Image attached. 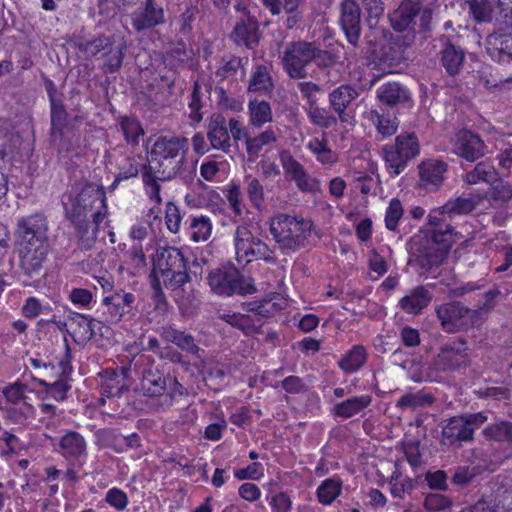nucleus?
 Listing matches in <instances>:
<instances>
[{
	"label": "nucleus",
	"mask_w": 512,
	"mask_h": 512,
	"mask_svg": "<svg viewBox=\"0 0 512 512\" xmlns=\"http://www.w3.org/2000/svg\"><path fill=\"white\" fill-rule=\"evenodd\" d=\"M126 49L127 44L125 41H121V43L116 46L113 45L111 41V46L103 53V68L106 73H115L121 68Z\"/></svg>",
	"instance_id": "nucleus-41"
},
{
	"label": "nucleus",
	"mask_w": 512,
	"mask_h": 512,
	"mask_svg": "<svg viewBox=\"0 0 512 512\" xmlns=\"http://www.w3.org/2000/svg\"><path fill=\"white\" fill-rule=\"evenodd\" d=\"M378 101L389 109L406 108L412 105L410 90L399 82H387L376 91Z\"/></svg>",
	"instance_id": "nucleus-17"
},
{
	"label": "nucleus",
	"mask_w": 512,
	"mask_h": 512,
	"mask_svg": "<svg viewBox=\"0 0 512 512\" xmlns=\"http://www.w3.org/2000/svg\"><path fill=\"white\" fill-rule=\"evenodd\" d=\"M308 117L314 125L325 129L331 128L337 124V118L335 116L319 107H312L308 112Z\"/></svg>",
	"instance_id": "nucleus-58"
},
{
	"label": "nucleus",
	"mask_w": 512,
	"mask_h": 512,
	"mask_svg": "<svg viewBox=\"0 0 512 512\" xmlns=\"http://www.w3.org/2000/svg\"><path fill=\"white\" fill-rule=\"evenodd\" d=\"M261 32L259 22L249 12L238 19L230 34V39L237 46H245L247 49H255L260 42Z\"/></svg>",
	"instance_id": "nucleus-14"
},
{
	"label": "nucleus",
	"mask_w": 512,
	"mask_h": 512,
	"mask_svg": "<svg viewBox=\"0 0 512 512\" xmlns=\"http://www.w3.org/2000/svg\"><path fill=\"white\" fill-rule=\"evenodd\" d=\"M363 7L367 13L366 22L369 28L374 29L375 34L381 31L377 28V23L384 13V3L382 0H363Z\"/></svg>",
	"instance_id": "nucleus-51"
},
{
	"label": "nucleus",
	"mask_w": 512,
	"mask_h": 512,
	"mask_svg": "<svg viewBox=\"0 0 512 512\" xmlns=\"http://www.w3.org/2000/svg\"><path fill=\"white\" fill-rule=\"evenodd\" d=\"M367 360L366 349L362 345H355L339 361V367L347 373L362 368Z\"/></svg>",
	"instance_id": "nucleus-40"
},
{
	"label": "nucleus",
	"mask_w": 512,
	"mask_h": 512,
	"mask_svg": "<svg viewBox=\"0 0 512 512\" xmlns=\"http://www.w3.org/2000/svg\"><path fill=\"white\" fill-rule=\"evenodd\" d=\"M120 127L127 143L136 146L139 143V136L144 134L140 123L133 118L124 117L120 122Z\"/></svg>",
	"instance_id": "nucleus-52"
},
{
	"label": "nucleus",
	"mask_w": 512,
	"mask_h": 512,
	"mask_svg": "<svg viewBox=\"0 0 512 512\" xmlns=\"http://www.w3.org/2000/svg\"><path fill=\"white\" fill-rule=\"evenodd\" d=\"M493 8L489 0L470 1V13L477 22H489L493 17Z\"/></svg>",
	"instance_id": "nucleus-54"
},
{
	"label": "nucleus",
	"mask_w": 512,
	"mask_h": 512,
	"mask_svg": "<svg viewBox=\"0 0 512 512\" xmlns=\"http://www.w3.org/2000/svg\"><path fill=\"white\" fill-rule=\"evenodd\" d=\"M49 224L42 213H34L17 219L15 237L17 245L47 247L49 245Z\"/></svg>",
	"instance_id": "nucleus-10"
},
{
	"label": "nucleus",
	"mask_w": 512,
	"mask_h": 512,
	"mask_svg": "<svg viewBox=\"0 0 512 512\" xmlns=\"http://www.w3.org/2000/svg\"><path fill=\"white\" fill-rule=\"evenodd\" d=\"M313 42L294 41L290 42L283 55V67L290 78L301 79L306 78L307 65L312 63Z\"/></svg>",
	"instance_id": "nucleus-11"
},
{
	"label": "nucleus",
	"mask_w": 512,
	"mask_h": 512,
	"mask_svg": "<svg viewBox=\"0 0 512 512\" xmlns=\"http://www.w3.org/2000/svg\"><path fill=\"white\" fill-rule=\"evenodd\" d=\"M277 140V132L273 128H268L256 136L246 137V151L249 160H255L264 147L276 143Z\"/></svg>",
	"instance_id": "nucleus-37"
},
{
	"label": "nucleus",
	"mask_w": 512,
	"mask_h": 512,
	"mask_svg": "<svg viewBox=\"0 0 512 512\" xmlns=\"http://www.w3.org/2000/svg\"><path fill=\"white\" fill-rule=\"evenodd\" d=\"M420 154L418 137L412 132H403L396 136L393 144L382 147L386 169L392 176H398Z\"/></svg>",
	"instance_id": "nucleus-6"
},
{
	"label": "nucleus",
	"mask_w": 512,
	"mask_h": 512,
	"mask_svg": "<svg viewBox=\"0 0 512 512\" xmlns=\"http://www.w3.org/2000/svg\"><path fill=\"white\" fill-rule=\"evenodd\" d=\"M131 25L137 33L151 30L165 23L163 6L157 0H145L130 14Z\"/></svg>",
	"instance_id": "nucleus-13"
},
{
	"label": "nucleus",
	"mask_w": 512,
	"mask_h": 512,
	"mask_svg": "<svg viewBox=\"0 0 512 512\" xmlns=\"http://www.w3.org/2000/svg\"><path fill=\"white\" fill-rule=\"evenodd\" d=\"M312 50L314 53L312 62L320 69H330L338 62V56L334 52L323 50L315 43H313Z\"/></svg>",
	"instance_id": "nucleus-56"
},
{
	"label": "nucleus",
	"mask_w": 512,
	"mask_h": 512,
	"mask_svg": "<svg viewBox=\"0 0 512 512\" xmlns=\"http://www.w3.org/2000/svg\"><path fill=\"white\" fill-rule=\"evenodd\" d=\"M435 6L433 2L424 0H402L388 16L391 27L398 32L428 31Z\"/></svg>",
	"instance_id": "nucleus-4"
},
{
	"label": "nucleus",
	"mask_w": 512,
	"mask_h": 512,
	"mask_svg": "<svg viewBox=\"0 0 512 512\" xmlns=\"http://www.w3.org/2000/svg\"><path fill=\"white\" fill-rule=\"evenodd\" d=\"M79 234V245L81 249L90 250L96 241L98 225L92 222H80L74 224Z\"/></svg>",
	"instance_id": "nucleus-48"
},
{
	"label": "nucleus",
	"mask_w": 512,
	"mask_h": 512,
	"mask_svg": "<svg viewBox=\"0 0 512 512\" xmlns=\"http://www.w3.org/2000/svg\"><path fill=\"white\" fill-rule=\"evenodd\" d=\"M26 390L27 385L21 382H15L6 386L2 393L9 403L19 405L22 401L27 399L25 395Z\"/></svg>",
	"instance_id": "nucleus-63"
},
{
	"label": "nucleus",
	"mask_w": 512,
	"mask_h": 512,
	"mask_svg": "<svg viewBox=\"0 0 512 512\" xmlns=\"http://www.w3.org/2000/svg\"><path fill=\"white\" fill-rule=\"evenodd\" d=\"M211 291L219 296L252 294L256 291L253 284L247 282L233 265H223L211 270L207 277Z\"/></svg>",
	"instance_id": "nucleus-8"
},
{
	"label": "nucleus",
	"mask_w": 512,
	"mask_h": 512,
	"mask_svg": "<svg viewBox=\"0 0 512 512\" xmlns=\"http://www.w3.org/2000/svg\"><path fill=\"white\" fill-rule=\"evenodd\" d=\"M453 151L465 160L474 162L483 157L488 149L478 134L463 129L455 135Z\"/></svg>",
	"instance_id": "nucleus-15"
},
{
	"label": "nucleus",
	"mask_w": 512,
	"mask_h": 512,
	"mask_svg": "<svg viewBox=\"0 0 512 512\" xmlns=\"http://www.w3.org/2000/svg\"><path fill=\"white\" fill-rule=\"evenodd\" d=\"M70 327L73 329V336H79L81 341L90 340L97 335V328L101 322L96 321L88 315L73 313L69 317Z\"/></svg>",
	"instance_id": "nucleus-35"
},
{
	"label": "nucleus",
	"mask_w": 512,
	"mask_h": 512,
	"mask_svg": "<svg viewBox=\"0 0 512 512\" xmlns=\"http://www.w3.org/2000/svg\"><path fill=\"white\" fill-rule=\"evenodd\" d=\"M482 197L480 195L476 196H460L453 200H449L442 207H440L436 212L439 215H447L449 219L453 216L468 214L476 209V207L482 201Z\"/></svg>",
	"instance_id": "nucleus-32"
},
{
	"label": "nucleus",
	"mask_w": 512,
	"mask_h": 512,
	"mask_svg": "<svg viewBox=\"0 0 512 512\" xmlns=\"http://www.w3.org/2000/svg\"><path fill=\"white\" fill-rule=\"evenodd\" d=\"M447 164L438 159H427L418 165L419 186L427 191H436L444 181Z\"/></svg>",
	"instance_id": "nucleus-21"
},
{
	"label": "nucleus",
	"mask_w": 512,
	"mask_h": 512,
	"mask_svg": "<svg viewBox=\"0 0 512 512\" xmlns=\"http://www.w3.org/2000/svg\"><path fill=\"white\" fill-rule=\"evenodd\" d=\"M218 318L230 324L232 327L243 331L246 335L256 331L254 321L249 315L224 312L220 313Z\"/></svg>",
	"instance_id": "nucleus-46"
},
{
	"label": "nucleus",
	"mask_w": 512,
	"mask_h": 512,
	"mask_svg": "<svg viewBox=\"0 0 512 512\" xmlns=\"http://www.w3.org/2000/svg\"><path fill=\"white\" fill-rule=\"evenodd\" d=\"M432 298L433 295L427 287L417 286L400 299L399 307L408 314L417 315L430 304Z\"/></svg>",
	"instance_id": "nucleus-27"
},
{
	"label": "nucleus",
	"mask_w": 512,
	"mask_h": 512,
	"mask_svg": "<svg viewBox=\"0 0 512 512\" xmlns=\"http://www.w3.org/2000/svg\"><path fill=\"white\" fill-rule=\"evenodd\" d=\"M50 106H51V129L61 131L67 125V112L61 101L56 100L51 93H49Z\"/></svg>",
	"instance_id": "nucleus-53"
},
{
	"label": "nucleus",
	"mask_w": 512,
	"mask_h": 512,
	"mask_svg": "<svg viewBox=\"0 0 512 512\" xmlns=\"http://www.w3.org/2000/svg\"><path fill=\"white\" fill-rule=\"evenodd\" d=\"M279 160L286 178L291 181L300 176L301 173L306 170L304 166L293 157L289 150H282L279 153Z\"/></svg>",
	"instance_id": "nucleus-50"
},
{
	"label": "nucleus",
	"mask_w": 512,
	"mask_h": 512,
	"mask_svg": "<svg viewBox=\"0 0 512 512\" xmlns=\"http://www.w3.org/2000/svg\"><path fill=\"white\" fill-rule=\"evenodd\" d=\"M385 43L381 45L380 59L388 66H397L405 60V52L408 47L405 37L393 35L390 31L382 28L378 32Z\"/></svg>",
	"instance_id": "nucleus-19"
},
{
	"label": "nucleus",
	"mask_w": 512,
	"mask_h": 512,
	"mask_svg": "<svg viewBox=\"0 0 512 512\" xmlns=\"http://www.w3.org/2000/svg\"><path fill=\"white\" fill-rule=\"evenodd\" d=\"M169 376L158 369H145L141 379V389L145 396H163L169 385Z\"/></svg>",
	"instance_id": "nucleus-28"
},
{
	"label": "nucleus",
	"mask_w": 512,
	"mask_h": 512,
	"mask_svg": "<svg viewBox=\"0 0 512 512\" xmlns=\"http://www.w3.org/2000/svg\"><path fill=\"white\" fill-rule=\"evenodd\" d=\"M111 38L100 36L92 40L79 44V49L89 56H96L101 52H105L111 46Z\"/></svg>",
	"instance_id": "nucleus-57"
},
{
	"label": "nucleus",
	"mask_w": 512,
	"mask_h": 512,
	"mask_svg": "<svg viewBox=\"0 0 512 512\" xmlns=\"http://www.w3.org/2000/svg\"><path fill=\"white\" fill-rule=\"evenodd\" d=\"M498 177L499 173L491 162L481 161L465 174L464 180L472 185L478 183L493 185L497 182Z\"/></svg>",
	"instance_id": "nucleus-36"
},
{
	"label": "nucleus",
	"mask_w": 512,
	"mask_h": 512,
	"mask_svg": "<svg viewBox=\"0 0 512 512\" xmlns=\"http://www.w3.org/2000/svg\"><path fill=\"white\" fill-rule=\"evenodd\" d=\"M273 87L272 79L265 66H258L249 82V91L267 92Z\"/></svg>",
	"instance_id": "nucleus-49"
},
{
	"label": "nucleus",
	"mask_w": 512,
	"mask_h": 512,
	"mask_svg": "<svg viewBox=\"0 0 512 512\" xmlns=\"http://www.w3.org/2000/svg\"><path fill=\"white\" fill-rule=\"evenodd\" d=\"M467 340L458 337L443 344L433 360L437 371L449 372L465 367L469 361Z\"/></svg>",
	"instance_id": "nucleus-12"
},
{
	"label": "nucleus",
	"mask_w": 512,
	"mask_h": 512,
	"mask_svg": "<svg viewBox=\"0 0 512 512\" xmlns=\"http://www.w3.org/2000/svg\"><path fill=\"white\" fill-rule=\"evenodd\" d=\"M33 380L43 388V391L58 402H62L67 399V393L71 389V385L68 383L67 378L60 377L58 380L50 383L45 379L33 378Z\"/></svg>",
	"instance_id": "nucleus-42"
},
{
	"label": "nucleus",
	"mask_w": 512,
	"mask_h": 512,
	"mask_svg": "<svg viewBox=\"0 0 512 512\" xmlns=\"http://www.w3.org/2000/svg\"><path fill=\"white\" fill-rule=\"evenodd\" d=\"M470 309L458 301L444 303L436 308V315L442 329L447 333H456L464 326L463 319Z\"/></svg>",
	"instance_id": "nucleus-18"
},
{
	"label": "nucleus",
	"mask_w": 512,
	"mask_h": 512,
	"mask_svg": "<svg viewBox=\"0 0 512 512\" xmlns=\"http://www.w3.org/2000/svg\"><path fill=\"white\" fill-rule=\"evenodd\" d=\"M58 452L67 460H77L86 455V441L76 431H68L59 440Z\"/></svg>",
	"instance_id": "nucleus-31"
},
{
	"label": "nucleus",
	"mask_w": 512,
	"mask_h": 512,
	"mask_svg": "<svg viewBox=\"0 0 512 512\" xmlns=\"http://www.w3.org/2000/svg\"><path fill=\"white\" fill-rule=\"evenodd\" d=\"M207 139L213 149L231 152V137L226 118L221 113L211 115L207 125Z\"/></svg>",
	"instance_id": "nucleus-23"
},
{
	"label": "nucleus",
	"mask_w": 512,
	"mask_h": 512,
	"mask_svg": "<svg viewBox=\"0 0 512 512\" xmlns=\"http://www.w3.org/2000/svg\"><path fill=\"white\" fill-rule=\"evenodd\" d=\"M371 115L377 131L384 137L391 136L397 131L399 122L396 118L385 117L375 110L371 111Z\"/></svg>",
	"instance_id": "nucleus-55"
},
{
	"label": "nucleus",
	"mask_w": 512,
	"mask_h": 512,
	"mask_svg": "<svg viewBox=\"0 0 512 512\" xmlns=\"http://www.w3.org/2000/svg\"><path fill=\"white\" fill-rule=\"evenodd\" d=\"M447 256L446 247H425L416 258V263L423 272L421 275L436 277L434 272Z\"/></svg>",
	"instance_id": "nucleus-29"
},
{
	"label": "nucleus",
	"mask_w": 512,
	"mask_h": 512,
	"mask_svg": "<svg viewBox=\"0 0 512 512\" xmlns=\"http://www.w3.org/2000/svg\"><path fill=\"white\" fill-rule=\"evenodd\" d=\"M340 25L347 41L356 47L361 36V9L354 0H343L341 3Z\"/></svg>",
	"instance_id": "nucleus-16"
},
{
	"label": "nucleus",
	"mask_w": 512,
	"mask_h": 512,
	"mask_svg": "<svg viewBox=\"0 0 512 512\" xmlns=\"http://www.w3.org/2000/svg\"><path fill=\"white\" fill-rule=\"evenodd\" d=\"M483 434L487 439L512 443V423L508 421H499L489 424Z\"/></svg>",
	"instance_id": "nucleus-45"
},
{
	"label": "nucleus",
	"mask_w": 512,
	"mask_h": 512,
	"mask_svg": "<svg viewBox=\"0 0 512 512\" xmlns=\"http://www.w3.org/2000/svg\"><path fill=\"white\" fill-rule=\"evenodd\" d=\"M471 428L467 422L459 417H452L442 426L441 444L444 446L462 447L465 443L472 442Z\"/></svg>",
	"instance_id": "nucleus-20"
},
{
	"label": "nucleus",
	"mask_w": 512,
	"mask_h": 512,
	"mask_svg": "<svg viewBox=\"0 0 512 512\" xmlns=\"http://www.w3.org/2000/svg\"><path fill=\"white\" fill-rule=\"evenodd\" d=\"M434 398L431 394L419 391L416 393H406L396 403V407L401 410L417 409L431 405Z\"/></svg>",
	"instance_id": "nucleus-43"
},
{
	"label": "nucleus",
	"mask_w": 512,
	"mask_h": 512,
	"mask_svg": "<svg viewBox=\"0 0 512 512\" xmlns=\"http://www.w3.org/2000/svg\"><path fill=\"white\" fill-rule=\"evenodd\" d=\"M190 236L194 242L206 241L211 236L212 223L207 216L192 217L189 223Z\"/></svg>",
	"instance_id": "nucleus-44"
},
{
	"label": "nucleus",
	"mask_w": 512,
	"mask_h": 512,
	"mask_svg": "<svg viewBox=\"0 0 512 512\" xmlns=\"http://www.w3.org/2000/svg\"><path fill=\"white\" fill-rule=\"evenodd\" d=\"M248 110L250 123L256 128L262 127L273 119L271 105L265 100H251L248 104Z\"/></svg>",
	"instance_id": "nucleus-39"
},
{
	"label": "nucleus",
	"mask_w": 512,
	"mask_h": 512,
	"mask_svg": "<svg viewBox=\"0 0 512 512\" xmlns=\"http://www.w3.org/2000/svg\"><path fill=\"white\" fill-rule=\"evenodd\" d=\"M192 55V50L187 49L186 45L181 41L166 53L164 62L171 69H176L186 64L192 58Z\"/></svg>",
	"instance_id": "nucleus-47"
},
{
	"label": "nucleus",
	"mask_w": 512,
	"mask_h": 512,
	"mask_svg": "<svg viewBox=\"0 0 512 512\" xmlns=\"http://www.w3.org/2000/svg\"><path fill=\"white\" fill-rule=\"evenodd\" d=\"M359 96L357 89L351 85H340L329 93V103L341 121H345V110Z\"/></svg>",
	"instance_id": "nucleus-33"
},
{
	"label": "nucleus",
	"mask_w": 512,
	"mask_h": 512,
	"mask_svg": "<svg viewBox=\"0 0 512 512\" xmlns=\"http://www.w3.org/2000/svg\"><path fill=\"white\" fill-rule=\"evenodd\" d=\"M135 295L126 292H116L110 296L104 297L102 303L106 307V321L109 323H118L127 314H131Z\"/></svg>",
	"instance_id": "nucleus-22"
},
{
	"label": "nucleus",
	"mask_w": 512,
	"mask_h": 512,
	"mask_svg": "<svg viewBox=\"0 0 512 512\" xmlns=\"http://www.w3.org/2000/svg\"><path fill=\"white\" fill-rule=\"evenodd\" d=\"M160 337L167 343L176 345L182 351L200 357V347L193 335L179 330L174 324L163 325L158 330Z\"/></svg>",
	"instance_id": "nucleus-26"
},
{
	"label": "nucleus",
	"mask_w": 512,
	"mask_h": 512,
	"mask_svg": "<svg viewBox=\"0 0 512 512\" xmlns=\"http://www.w3.org/2000/svg\"><path fill=\"white\" fill-rule=\"evenodd\" d=\"M491 199L501 204L512 200V186L498 177L495 184L491 185Z\"/></svg>",
	"instance_id": "nucleus-64"
},
{
	"label": "nucleus",
	"mask_w": 512,
	"mask_h": 512,
	"mask_svg": "<svg viewBox=\"0 0 512 512\" xmlns=\"http://www.w3.org/2000/svg\"><path fill=\"white\" fill-rule=\"evenodd\" d=\"M342 485L343 481L338 476L325 479L316 490L318 501L323 505H331L341 494Z\"/></svg>",
	"instance_id": "nucleus-38"
},
{
	"label": "nucleus",
	"mask_w": 512,
	"mask_h": 512,
	"mask_svg": "<svg viewBox=\"0 0 512 512\" xmlns=\"http://www.w3.org/2000/svg\"><path fill=\"white\" fill-rule=\"evenodd\" d=\"M372 403V396L365 394L353 396L333 407V414L336 417L349 419L363 412Z\"/></svg>",
	"instance_id": "nucleus-34"
},
{
	"label": "nucleus",
	"mask_w": 512,
	"mask_h": 512,
	"mask_svg": "<svg viewBox=\"0 0 512 512\" xmlns=\"http://www.w3.org/2000/svg\"><path fill=\"white\" fill-rule=\"evenodd\" d=\"M246 192L252 205L261 209L264 203V188L257 178L251 176L247 178Z\"/></svg>",
	"instance_id": "nucleus-59"
},
{
	"label": "nucleus",
	"mask_w": 512,
	"mask_h": 512,
	"mask_svg": "<svg viewBox=\"0 0 512 512\" xmlns=\"http://www.w3.org/2000/svg\"><path fill=\"white\" fill-rule=\"evenodd\" d=\"M439 61L447 75L455 77L461 73L466 62L465 51L448 38L443 39Z\"/></svg>",
	"instance_id": "nucleus-25"
},
{
	"label": "nucleus",
	"mask_w": 512,
	"mask_h": 512,
	"mask_svg": "<svg viewBox=\"0 0 512 512\" xmlns=\"http://www.w3.org/2000/svg\"><path fill=\"white\" fill-rule=\"evenodd\" d=\"M474 393L482 399H492L495 401L509 400L511 391L505 386L483 387L475 390Z\"/></svg>",
	"instance_id": "nucleus-60"
},
{
	"label": "nucleus",
	"mask_w": 512,
	"mask_h": 512,
	"mask_svg": "<svg viewBox=\"0 0 512 512\" xmlns=\"http://www.w3.org/2000/svg\"><path fill=\"white\" fill-rule=\"evenodd\" d=\"M50 248L17 245L18 277L24 286L36 287L45 276Z\"/></svg>",
	"instance_id": "nucleus-7"
},
{
	"label": "nucleus",
	"mask_w": 512,
	"mask_h": 512,
	"mask_svg": "<svg viewBox=\"0 0 512 512\" xmlns=\"http://www.w3.org/2000/svg\"><path fill=\"white\" fill-rule=\"evenodd\" d=\"M312 223L285 213H279L270 220V232L284 251L295 252L305 247L311 234Z\"/></svg>",
	"instance_id": "nucleus-3"
},
{
	"label": "nucleus",
	"mask_w": 512,
	"mask_h": 512,
	"mask_svg": "<svg viewBox=\"0 0 512 512\" xmlns=\"http://www.w3.org/2000/svg\"><path fill=\"white\" fill-rule=\"evenodd\" d=\"M142 178L145 186L149 188L150 198L156 200L157 202H161V187L160 184L158 183L159 174H154V170H150L149 167L143 165ZM160 181L162 180L160 179Z\"/></svg>",
	"instance_id": "nucleus-62"
},
{
	"label": "nucleus",
	"mask_w": 512,
	"mask_h": 512,
	"mask_svg": "<svg viewBox=\"0 0 512 512\" xmlns=\"http://www.w3.org/2000/svg\"><path fill=\"white\" fill-rule=\"evenodd\" d=\"M65 216L73 224L92 221L100 224L107 214L106 195L103 187L94 183L83 184L76 197L68 196L62 200Z\"/></svg>",
	"instance_id": "nucleus-2"
},
{
	"label": "nucleus",
	"mask_w": 512,
	"mask_h": 512,
	"mask_svg": "<svg viewBox=\"0 0 512 512\" xmlns=\"http://www.w3.org/2000/svg\"><path fill=\"white\" fill-rule=\"evenodd\" d=\"M100 380V394L101 396L112 398L121 397V395L128 390V386L117 370L108 368L98 373Z\"/></svg>",
	"instance_id": "nucleus-30"
},
{
	"label": "nucleus",
	"mask_w": 512,
	"mask_h": 512,
	"mask_svg": "<svg viewBox=\"0 0 512 512\" xmlns=\"http://www.w3.org/2000/svg\"><path fill=\"white\" fill-rule=\"evenodd\" d=\"M234 245L238 262L250 263L256 260L274 262L272 249L247 225L237 226Z\"/></svg>",
	"instance_id": "nucleus-9"
},
{
	"label": "nucleus",
	"mask_w": 512,
	"mask_h": 512,
	"mask_svg": "<svg viewBox=\"0 0 512 512\" xmlns=\"http://www.w3.org/2000/svg\"><path fill=\"white\" fill-rule=\"evenodd\" d=\"M403 215V207L399 199L393 198L386 210L385 224L387 229L395 231L398 226V222Z\"/></svg>",
	"instance_id": "nucleus-61"
},
{
	"label": "nucleus",
	"mask_w": 512,
	"mask_h": 512,
	"mask_svg": "<svg viewBox=\"0 0 512 512\" xmlns=\"http://www.w3.org/2000/svg\"><path fill=\"white\" fill-rule=\"evenodd\" d=\"M188 139L181 136H160L150 151V163L146 165L162 181L171 180L183 169L188 152Z\"/></svg>",
	"instance_id": "nucleus-1"
},
{
	"label": "nucleus",
	"mask_w": 512,
	"mask_h": 512,
	"mask_svg": "<svg viewBox=\"0 0 512 512\" xmlns=\"http://www.w3.org/2000/svg\"><path fill=\"white\" fill-rule=\"evenodd\" d=\"M153 271L162 277L167 289L176 290L191 278L182 251L172 246L160 247L152 257Z\"/></svg>",
	"instance_id": "nucleus-5"
},
{
	"label": "nucleus",
	"mask_w": 512,
	"mask_h": 512,
	"mask_svg": "<svg viewBox=\"0 0 512 512\" xmlns=\"http://www.w3.org/2000/svg\"><path fill=\"white\" fill-rule=\"evenodd\" d=\"M486 53L490 59L502 65L512 64V35L492 33L485 40Z\"/></svg>",
	"instance_id": "nucleus-24"
}]
</instances>
